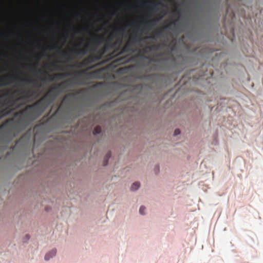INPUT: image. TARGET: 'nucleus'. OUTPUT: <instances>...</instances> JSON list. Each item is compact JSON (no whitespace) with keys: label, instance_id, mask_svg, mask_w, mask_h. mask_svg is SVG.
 I'll list each match as a JSON object with an SVG mask.
<instances>
[{"label":"nucleus","instance_id":"nucleus-41","mask_svg":"<svg viewBox=\"0 0 263 263\" xmlns=\"http://www.w3.org/2000/svg\"><path fill=\"white\" fill-rule=\"evenodd\" d=\"M20 72L21 74H23V73L22 72L20 71L19 69L18 68H17L16 69V72Z\"/></svg>","mask_w":263,"mask_h":263},{"label":"nucleus","instance_id":"nucleus-32","mask_svg":"<svg viewBox=\"0 0 263 263\" xmlns=\"http://www.w3.org/2000/svg\"><path fill=\"white\" fill-rule=\"evenodd\" d=\"M110 155L109 154H107L106 156H105V159L106 160V162H104V165H106L107 164V161L110 158Z\"/></svg>","mask_w":263,"mask_h":263},{"label":"nucleus","instance_id":"nucleus-29","mask_svg":"<svg viewBox=\"0 0 263 263\" xmlns=\"http://www.w3.org/2000/svg\"><path fill=\"white\" fill-rule=\"evenodd\" d=\"M18 38L22 41V43L23 44V48L24 49H25L26 46L28 45V43L22 40L20 34H18Z\"/></svg>","mask_w":263,"mask_h":263},{"label":"nucleus","instance_id":"nucleus-2","mask_svg":"<svg viewBox=\"0 0 263 263\" xmlns=\"http://www.w3.org/2000/svg\"><path fill=\"white\" fill-rule=\"evenodd\" d=\"M114 36H111L110 40L108 42L107 49H114L115 47L121 49L120 54H126L130 55L137 54L141 59L140 70L141 73L136 76V79L141 80L146 84L132 85L128 88L126 92H123L119 96L118 100L121 102H125L129 107H132L133 110L136 111L145 107L146 103L143 100L145 97V89L151 87L149 85L155 84L159 79L158 74L153 71H170L171 69L159 68L156 65L157 55L164 52L161 43L153 44L152 42L145 43L144 37L137 34L132 35L129 41L123 47V39L118 38L114 43L111 42ZM134 57L121 61L120 64H123L129 62Z\"/></svg>","mask_w":263,"mask_h":263},{"label":"nucleus","instance_id":"nucleus-5","mask_svg":"<svg viewBox=\"0 0 263 263\" xmlns=\"http://www.w3.org/2000/svg\"><path fill=\"white\" fill-rule=\"evenodd\" d=\"M20 79V77L16 74L14 75L8 74L0 78V86L4 87L14 84V89H16L18 87Z\"/></svg>","mask_w":263,"mask_h":263},{"label":"nucleus","instance_id":"nucleus-19","mask_svg":"<svg viewBox=\"0 0 263 263\" xmlns=\"http://www.w3.org/2000/svg\"><path fill=\"white\" fill-rule=\"evenodd\" d=\"M162 18H155L149 21V29L155 27L161 20Z\"/></svg>","mask_w":263,"mask_h":263},{"label":"nucleus","instance_id":"nucleus-36","mask_svg":"<svg viewBox=\"0 0 263 263\" xmlns=\"http://www.w3.org/2000/svg\"><path fill=\"white\" fill-rule=\"evenodd\" d=\"M8 55V53L3 50H0V56L6 57Z\"/></svg>","mask_w":263,"mask_h":263},{"label":"nucleus","instance_id":"nucleus-18","mask_svg":"<svg viewBox=\"0 0 263 263\" xmlns=\"http://www.w3.org/2000/svg\"><path fill=\"white\" fill-rule=\"evenodd\" d=\"M66 12L68 14L66 16L61 17L60 18V22H62L63 21H69L70 20V16H71V12L70 11V9L69 8H66Z\"/></svg>","mask_w":263,"mask_h":263},{"label":"nucleus","instance_id":"nucleus-52","mask_svg":"<svg viewBox=\"0 0 263 263\" xmlns=\"http://www.w3.org/2000/svg\"><path fill=\"white\" fill-rule=\"evenodd\" d=\"M0 87H2L1 86H0Z\"/></svg>","mask_w":263,"mask_h":263},{"label":"nucleus","instance_id":"nucleus-31","mask_svg":"<svg viewBox=\"0 0 263 263\" xmlns=\"http://www.w3.org/2000/svg\"><path fill=\"white\" fill-rule=\"evenodd\" d=\"M30 236L29 234H26L23 239V242L26 243L30 239Z\"/></svg>","mask_w":263,"mask_h":263},{"label":"nucleus","instance_id":"nucleus-28","mask_svg":"<svg viewBox=\"0 0 263 263\" xmlns=\"http://www.w3.org/2000/svg\"><path fill=\"white\" fill-rule=\"evenodd\" d=\"M186 9L184 8H180L179 7L178 9H177V12L178 13L180 14L181 16H182V14L183 13H184L186 12Z\"/></svg>","mask_w":263,"mask_h":263},{"label":"nucleus","instance_id":"nucleus-22","mask_svg":"<svg viewBox=\"0 0 263 263\" xmlns=\"http://www.w3.org/2000/svg\"><path fill=\"white\" fill-rule=\"evenodd\" d=\"M140 186V183L138 182H135L132 183L130 186V190L133 192L138 190Z\"/></svg>","mask_w":263,"mask_h":263},{"label":"nucleus","instance_id":"nucleus-10","mask_svg":"<svg viewBox=\"0 0 263 263\" xmlns=\"http://www.w3.org/2000/svg\"><path fill=\"white\" fill-rule=\"evenodd\" d=\"M55 40V37L54 34H53L52 36L51 43L49 46H48L47 49L49 50V51H54L59 50L63 55L67 57L68 58V59H70V55H69L68 53L66 51H63L61 50H60L59 48L58 45L57 44H55L54 43Z\"/></svg>","mask_w":263,"mask_h":263},{"label":"nucleus","instance_id":"nucleus-48","mask_svg":"<svg viewBox=\"0 0 263 263\" xmlns=\"http://www.w3.org/2000/svg\"><path fill=\"white\" fill-rule=\"evenodd\" d=\"M195 3H195V1H193V4H195Z\"/></svg>","mask_w":263,"mask_h":263},{"label":"nucleus","instance_id":"nucleus-25","mask_svg":"<svg viewBox=\"0 0 263 263\" xmlns=\"http://www.w3.org/2000/svg\"><path fill=\"white\" fill-rule=\"evenodd\" d=\"M71 15H72L75 18H77L82 16V13L81 11H76L73 13H71Z\"/></svg>","mask_w":263,"mask_h":263},{"label":"nucleus","instance_id":"nucleus-27","mask_svg":"<svg viewBox=\"0 0 263 263\" xmlns=\"http://www.w3.org/2000/svg\"><path fill=\"white\" fill-rule=\"evenodd\" d=\"M70 72H65L64 73L59 74L58 76L60 77V79H64L69 77V76H70Z\"/></svg>","mask_w":263,"mask_h":263},{"label":"nucleus","instance_id":"nucleus-7","mask_svg":"<svg viewBox=\"0 0 263 263\" xmlns=\"http://www.w3.org/2000/svg\"><path fill=\"white\" fill-rule=\"evenodd\" d=\"M48 54L46 53V50L45 49L44 51L41 54V56L38 59L37 62L35 65L33 66L30 64H26V68L28 69L29 72L34 74L36 76H38L39 73L40 72V70L37 68V67L40 65L41 60L42 58H46Z\"/></svg>","mask_w":263,"mask_h":263},{"label":"nucleus","instance_id":"nucleus-8","mask_svg":"<svg viewBox=\"0 0 263 263\" xmlns=\"http://www.w3.org/2000/svg\"><path fill=\"white\" fill-rule=\"evenodd\" d=\"M144 38L145 42L148 41L147 43L151 42L150 41H154L157 42L159 39L165 40L166 38L167 40H168L167 34L164 31H155L153 35H148Z\"/></svg>","mask_w":263,"mask_h":263},{"label":"nucleus","instance_id":"nucleus-38","mask_svg":"<svg viewBox=\"0 0 263 263\" xmlns=\"http://www.w3.org/2000/svg\"><path fill=\"white\" fill-rule=\"evenodd\" d=\"M180 130L178 129H176L174 131V136H177L180 134Z\"/></svg>","mask_w":263,"mask_h":263},{"label":"nucleus","instance_id":"nucleus-13","mask_svg":"<svg viewBox=\"0 0 263 263\" xmlns=\"http://www.w3.org/2000/svg\"><path fill=\"white\" fill-rule=\"evenodd\" d=\"M129 24H126L125 25H121L118 28L115 29L114 32L118 35H121L122 36H124L125 35V32Z\"/></svg>","mask_w":263,"mask_h":263},{"label":"nucleus","instance_id":"nucleus-9","mask_svg":"<svg viewBox=\"0 0 263 263\" xmlns=\"http://www.w3.org/2000/svg\"><path fill=\"white\" fill-rule=\"evenodd\" d=\"M152 12L148 11V14L146 17L141 18L139 21H133L132 24L137 25L139 27H143L149 29V21L148 19L152 16Z\"/></svg>","mask_w":263,"mask_h":263},{"label":"nucleus","instance_id":"nucleus-20","mask_svg":"<svg viewBox=\"0 0 263 263\" xmlns=\"http://www.w3.org/2000/svg\"><path fill=\"white\" fill-rule=\"evenodd\" d=\"M75 94H68L63 98V102L64 103H68L70 101L71 98H75Z\"/></svg>","mask_w":263,"mask_h":263},{"label":"nucleus","instance_id":"nucleus-51","mask_svg":"<svg viewBox=\"0 0 263 263\" xmlns=\"http://www.w3.org/2000/svg\"><path fill=\"white\" fill-rule=\"evenodd\" d=\"M0 73H1V71L0 70Z\"/></svg>","mask_w":263,"mask_h":263},{"label":"nucleus","instance_id":"nucleus-49","mask_svg":"<svg viewBox=\"0 0 263 263\" xmlns=\"http://www.w3.org/2000/svg\"><path fill=\"white\" fill-rule=\"evenodd\" d=\"M63 7H66V6H65V5H63Z\"/></svg>","mask_w":263,"mask_h":263},{"label":"nucleus","instance_id":"nucleus-43","mask_svg":"<svg viewBox=\"0 0 263 263\" xmlns=\"http://www.w3.org/2000/svg\"><path fill=\"white\" fill-rule=\"evenodd\" d=\"M37 41H36L35 42H30L29 43V44H31V45L34 44H37Z\"/></svg>","mask_w":263,"mask_h":263},{"label":"nucleus","instance_id":"nucleus-33","mask_svg":"<svg viewBox=\"0 0 263 263\" xmlns=\"http://www.w3.org/2000/svg\"><path fill=\"white\" fill-rule=\"evenodd\" d=\"M45 18V15L44 14H40L38 16V19L39 20H44Z\"/></svg>","mask_w":263,"mask_h":263},{"label":"nucleus","instance_id":"nucleus-35","mask_svg":"<svg viewBox=\"0 0 263 263\" xmlns=\"http://www.w3.org/2000/svg\"><path fill=\"white\" fill-rule=\"evenodd\" d=\"M154 171L156 174L158 173L159 172V166L158 165H155L154 168Z\"/></svg>","mask_w":263,"mask_h":263},{"label":"nucleus","instance_id":"nucleus-12","mask_svg":"<svg viewBox=\"0 0 263 263\" xmlns=\"http://www.w3.org/2000/svg\"><path fill=\"white\" fill-rule=\"evenodd\" d=\"M21 24L25 27H32L34 25L36 27V28L39 29L40 32L43 31L42 26L40 24H39L36 21L34 22L33 23H31L28 21L23 20L21 21Z\"/></svg>","mask_w":263,"mask_h":263},{"label":"nucleus","instance_id":"nucleus-30","mask_svg":"<svg viewBox=\"0 0 263 263\" xmlns=\"http://www.w3.org/2000/svg\"><path fill=\"white\" fill-rule=\"evenodd\" d=\"M49 24H50V25L53 27H55L57 26V22L54 20L50 21L49 22Z\"/></svg>","mask_w":263,"mask_h":263},{"label":"nucleus","instance_id":"nucleus-1","mask_svg":"<svg viewBox=\"0 0 263 263\" xmlns=\"http://www.w3.org/2000/svg\"><path fill=\"white\" fill-rule=\"evenodd\" d=\"M27 78H20L18 87L0 93V120L11 115L12 117L0 126V153L9 148L8 144L20 133L38 118L47 107L53 103L63 93H66L73 86L72 80H66L54 86L41 100L22 110L14 112L22 107L28 100L29 91L24 89Z\"/></svg>","mask_w":263,"mask_h":263},{"label":"nucleus","instance_id":"nucleus-26","mask_svg":"<svg viewBox=\"0 0 263 263\" xmlns=\"http://www.w3.org/2000/svg\"><path fill=\"white\" fill-rule=\"evenodd\" d=\"M145 207L144 205H141L139 209V214L141 215H145Z\"/></svg>","mask_w":263,"mask_h":263},{"label":"nucleus","instance_id":"nucleus-50","mask_svg":"<svg viewBox=\"0 0 263 263\" xmlns=\"http://www.w3.org/2000/svg\"><path fill=\"white\" fill-rule=\"evenodd\" d=\"M13 27H14V28H15V27H16V25H13Z\"/></svg>","mask_w":263,"mask_h":263},{"label":"nucleus","instance_id":"nucleus-47","mask_svg":"<svg viewBox=\"0 0 263 263\" xmlns=\"http://www.w3.org/2000/svg\"><path fill=\"white\" fill-rule=\"evenodd\" d=\"M200 7V9H201V10L202 9V6L201 5H200V7Z\"/></svg>","mask_w":263,"mask_h":263},{"label":"nucleus","instance_id":"nucleus-4","mask_svg":"<svg viewBox=\"0 0 263 263\" xmlns=\"http://www.w3.org/2000/svg\"><path fill=\"white\" fill-rule=\"evenodd\" d=\"M34 131L30 128L18 140L15 145L11 147L6 155V158L11 160L14 159L17 156L26 154L32 143V139L34 143H36V134L34 135Z\"/></svg>","mask_w":263,"mask_h":263},{"label":"nucleus","instance_id":"nucleus-16","mask_svg":"<svg viewBox=\"0 0 263 263\" xmlns=\"http://www.w3.org/2000/svg\"><path fill=\"white\" fill-rule=\"evenodd\" d=\"M57 249H53L49 251L44 256V259L45 261H48L50 259L54 257L57 254Z\"/></svg>","mask_w":263,"mask_h":263},{"label":"nucleus","instance_id":"nucleus-42","mask_svg":"<svg viewBox=\"0 0 263 263\" xmlns=\"http://www.w3.org/2000/svg\"><path fill=\"white\" fill-rule=\"evenodd\" d=\"M100 14V12L99 11H97L95 13V15L96 16H99Z\"/></svg>","mask_w":263,"mask_h":263},{"label":"nucleus","instance_id":"nucleus-45","mask_svg":"<svg viewBox=\"0 0 263 263\" xmlns=\"http://www.w3.org/2000/svg\"><path fill=\"white\" fill-rule=\"evenodd\" d=\"M25 60L26 61H27L29 60L28 58H26V57L25 58Z\"/></svg>","mask_w":263,"mask_h":263},{"label":"nucleus","instance_id":"nucleus-46","mask_svg":"<svg viewBox=\"0 0 263 263\" xmlns=\"http://www.w3.org/2000/svg\"><path fill=\"white\" fill-rule=\"evenodd\" d=\"M4 71V72H6V71H7V69H6V68H5V69H4V71Z\"/></svg>","mask_w":263,"mask_h":263},{"label":"nucleus","instance_id":"nucleus-23","mask_svg":"<svg viewBox=\"0 0 263 263\" xmlns=\"http://www.w3.org/2000/svg\"><path fill=\"white\" fill-rule=\"evenodd\" d=\"M102 133V128L100 126H97L94 128L92 134L94 136L101 134Z\"/></svg>","mask_w":263,"mask_h":263},{"label":"nucleus","instance_id":"nucleus-40","mask_svg":"<svg viewBox=\"0 0 263 263\" xmlns=\"http://www.w3.org/2000/svg\"><path fill=\"white\" fill-rule=\"evenodd\" d=\"M46 31L47 32V34H49V33H51V30L49 29V28H47L46 29Z\"/></svg>","mask_w":263,"mask_h":263},{"label":"nucleus","instance_id":"nucleus-21","mask_svg":"<svg viewBox=\"0 0 263 263\" xmlns=\"http://www.w3.org/2000/svg\"><path fill=\"white\" fill-rule=\"evenodd\" d=\"M9 35H7L4 31H0V37H3L6 39L7 42L9 40V35H11L13 33L12 30H10L8 31Z\"/></svg>","mask_w":263,"mask_h":263},{"label":"nucleus","instance_id":"nucleus-3","mask_svg":"<svg viewBox=\"0 0 263 263\" xmlns=\"http://www.w3.org/2000/svg\"><path fill=\"white\" fill-rule=\"evenodd\" d=\"M176 31V38L168 43L164 41L161 43L164 52L157 55L156 65L163 69L175 70L179 65H196L199 63L201 53L197 47L192 48L184 41V37H180L181 33L185 32V36L192 41L200 40L203 34L202 30L191 24L186 16L184 21L180 20L172 24Z\"/></svg>","mask_w":263,"mask_h":263},{"label":"nucleus","instance_id":"nucleus-44","mask_svg":"<svg viewBox=\"0 0 263 263\" xmlns=\"http://www.w3.org/2000/svg\"><path fill=\"white\" fill-rule=\"evenodd\" d=\"M181 5L183 6H185V4L184 2H182V3H181Z\"/></svg>","mask_w":263,"mask_h":263},{"label":"nucleus","instance_id":"nucleus-34","mask_svg":"<svg viewBox=\"0 0 263 263\" xmlns=\"http://www.w3.org/2000/svg\"><path fill=\"white\" fill-rule=\"evenodd\" d=\"M60 40L63 41V44H65L67 40V37H64L63 36H61Z\"/></svg>","mask_w":263,"mask_h":263},{"label":"nucleus","instance_id":"nucleus-24","mask_svg":"<svg viewBox=\"0 0 263 263\" xmlns=\"http://www.w3.org/2000/svg\"><path fill=\"white\" fill-rule=\"evenodd\" d=\"M33 84L36 86H39L40 87L41 86L39 84L37 80L33 78H27V84Z\"/></svg>","mask_w":263,"mask_h":263},{"label":"nucleus","instance_id":"nucleus-11","mask_svg":"<svg viewBox=\"0 0 263 263\" xmlns=\"http://www.w3.org/2000/svg\"><path fill=\"white\" fill-rule=\"evenodd\" d=\"M80 46L81 45L79 44H76V46L77 49L73 50V53L81 57L85 56L89 51L88 47H85L83 49H80Z\"/></svg>","mask_w":263,"mask_h":263},{"label":"nucleus","instance_id":"nucleus-17","mask_svg":"<svg viewBox=\"0 0 263 263\" xmlns=\"http://www.w3.org/2000/svg\"><path fill=\"white\" fill-rule=\"evenodd\" d=\"M164 30L168 31L172 33L175 35L174 39L176 38V31L175 29V27L172 24L168 25L164 27Z\"/></svg>","mask_w":263,"mask_h":263},{"label":"nucleus","instance_id":"nucleus-15","mask_svg":"<svg viewBox=\"0 0 263 263\" xmlns=\"http://www.w3.org/2000/svg\"><path fill=\"white\" fill-rule=\"evenodd\" d=\"M103 7L104 9L111 10L110 16L112 17L114 16L117 13V11L115 10V6L113 5L105 3L103 4Z\"/></svg>","mask_w":263,"mask_h":263},{"label":"nucleus","instance_id":"nucleus-14","mask_svg":"<svg viewBox=\"0 0 263 263\" xmlns=\"http://www.w3.org/2000/svg\"><path fill=\"white\" fill-rule=\"evenodd\" d=\"M68 26L70 27L72 30V31L74 32L75 34H79L82 33L83 31H88V29L86 27H81L80 28H77L74 27L71 23H69L68 24Z\"/></svg>","mask_w":263,"mask_h":263},{"label":"nucleus","instance_id":"nucleus-37","mask_svg":"<svg viewBox=\"0 0 263 263\" xmlns=\"http://www.w3.org/2000/svg\"><path fill=\"white\" fill-rule=\"evenodd\" d=\"M118 4L120 6L121 8L123 7L125 5V3L123 2H118Z\"/></svg>","mask_w":263,"mask_h":263},{"label":"nucleus","instance_id":"nucleus-6","mask_svg":"<svg viewBox=\"0 0 263 263\" xmlns=\"http://www.w3.org/2000/svg\"><path fill=\"white\" fill-rule=\"evenodd\" d=\"M136 4L141 8L145 7L149 12H155L160 10V5L159 3H153L152 2H146L141 3L140 0H136Z\"/></svg>","mask_w":263,"mask_h":263},{"label":"nucleus","instance_id":"nucleus-39","mask_svg":"<svg viewBox=\"0 0 263 263\" xmlns=\"http://www.w3.org/2000/svg\"><path fill=\"white\" fill-rule=\"evenodd\" d=\"M193 14H194V16L195 17H196V18L197 20H199L200 18V16H199V15L198 12H194Z\"/></svg>","mask_w":263,"mask_h":263}]
</instances>
